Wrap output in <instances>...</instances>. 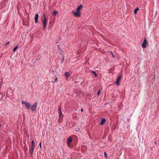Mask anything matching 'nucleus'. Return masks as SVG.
<instances>
[{
    "label": "nucleus",
    "mask_w": 159,
    "mask_h": 159,
    "mask_svg": "<svg viewBox=\"0 0 159 159\" xmlns=\"http://www.w3.org/2000/svg\"><path fill=\"white\" fill-rule=\"evenodd\" d=\"M65 76L67 77H69V76L70 75V74L69 73L67 72H66V73H65Z\"/></svg>",
    "instance_id": "15"
},
{
    "label": "nucleus",
    "mask_w": 159,
    "mask_h": 159,
    "mask_svg": "<svg viewBox=\"0 0 159 159\" xmlns=\"http://www.w3.org/2000/svg\"><path fill=\"white\" fill-rule=\"evenodd\" d=\"M73 14L75 16L79 17L80 16L81 13L80 11H73Z\"/></svg>",
    "instance_id": "6"
},
{
    "label": "nucleus",
    "mask_w": 159,
    "mask_h": 159,
    "mask_svg": "<svg viewBox=\"0 0 159 159\" xmlns=\"http://www.w3.org/2000/svg\"><path fill=\"white\" fill-rule=\"evenodd\" d=\"M37 102H36L35 103L32 105L30 108L31 110L33 111H35L37 108Z\"/></svg>",
    "instance_id": "5"
},
{
    "label": "nucleus",
    "mask_w": 159,
    "mask_h": 159,
    "mask_svg": "<svg viewBox=\"0 0 159 159\" xmlns=\"http://www.w3.org/2000/svg\"><path fill=\"white\" fill-rule=\"evenodd\" d=\"M18 46H16V47L15 48H13V51L14 52H15L16 50L17 49V48H18Z\"/></svg>",
    "instance_id": "17"
},
{
    "label": "nucleus",
    "mask_w": 159,
    "mask_h": 159,
    "mask_svg": "<svg viewBox=\"0 0 159 159\" xmlns=\"http://www.w3.org/2000/svg\"><path fill=\"white\" fill-rule=\"evenodd\" d=\"M63 117V116H59V118L58 119V121L59 123H61V122H62V121Z\"/></svg>",
    "instance_id": "12"
},
{
    "label": "nucleus",
    "mask_w": 159,
    "mask_h": 159,
    "mask_svg": "<svg viewBox=\"0 0 159 159\" xmlns=\"http://www.w3.org/2000/svg\"><path fill=\"white\" fill-rule=\"evenodd\" d=\"M59 116H63V115L62 114V113L61 111H60L59 112Z\"/></svg>",
    "instance_id": "18"
},
{
    "label": "nucleus",
    "mask_w": 159,
    "mask_h": 159,
    "mask_svg": "<svg viewBox=\"0 0 159 159\" xmlns=\"http://www.w3.org/2000/svg\"><path fill=\"white\" fill-rule=\"evenodd\" d=\"M121 75H119L117 77L116 83V84L117 85H120V81L121 79Z\"/></svg>",
    "instance_id": "7"
},
{
    "label": "nucleus",
    "mask_w": 159,
    "mask_h": 159,
    "mask_svg": "<svg viewBox=\"0 0 159 159\" xmlns=\"http://www.w3.org/2000/svg\"><path fill=\"white\" fill-rule=\"evenodd\" d=\"M139 10V9L138 7H137L135 9L134 11V13L135 14H136L137 13V11Z\"/></svg>",
    "instance_id": "13"
},
{
    "label": "nucleus",
    "mask_w": 159,
    "mask_h": 159,
    "mask_svg": "<svg viewBox=\"0 0 159 159\" xmlns=\"http://www.w3.org/2000/svg\"><path fill=\"white\" fill-rule=\"evenodd\" d=\"M111 53L112 55V57H115V56H114V55L113 54V53L112 52H111Z\"/></svg>",
    "instance_id": "21"
},
{
    "label": "nucleus",
    "mask_w": 159,
    "mask_h": 159,
    "mask_svg": "<svg viewBox=\"0 0 159 159\" xmlns=\"http://www.w3.org/2000/svg\"><path fill=\"white\" fill-rule=\"evenodd\" d=\"M39 146H40V148H41V147H42V145H41V143L40 142V144H39Z\"/></svg>",
    "instance_id": "22"
},
{
    "label": "nucleus",
    "mask_w": 159,
    "mask_h": 159,
    "mask_svg": "<svg viewBox=\"0 0 159 159\" xmlns=\"http://www.w3.org/2000/svg\"><path fill=\"white\" fill-rule=\"evenodd\" d=\"M57 11H53L52 14L53 15L55 16L57 15Z\"/></svg>",
    "instance_id": "14"
},
{
    "label": "nucleus",
    "mask_w": 159,
    "mask_h": 159,
    "mask_svg": "<svg viewBox=\"0 0 159 159\" xmlns=\"http://www.w3.org/2000/svg\"><path fill=\"white\" fill-rule=\"evenodd\" d=\"M31 146L29 148V151L30 155L32 156L33 154V152L35 147V144L34 143V141L32 140L31 142Z\"/></svg>",
    "instance_id": "1"
},
{
    "label": "nucleus",
    "mask_w": 159,
    "mask_h": 159,
    "mask_svg": "<svg viewBox=\"0 0 159 159\" xmlns=\"http://www.w3.org/2000/svg\"><path fill=\"white\" fill-rule=\"evenodd\" d=\"M155 143H156V142H155Z\"/></svg>",
    "instance_id": "28"
},
{
    "label": "nucleus",
    "mask_w": 159,
    "mask_h": 159,
    "mask_svg": "<svg viewBox=\"0 0 159 159\" xmlns=\"http://www.w3.org/2000/svg\"><path fill=\"white\" fill-rule=\"evenodd\" d=\"M100 94V90H99L98 91V93H97V94H98V95H99V94Z\"/></svg>",
    "instance_id": "20"
},
{
    "label": "nucleus",
    "mask_w": 159,
    "mask_h": 159,
    "mask_svg": "<svg viewBox=\"0 0 159 159\" xmlns=\"http://www.w3.org/2000/svg\"><path fill=\"white\" fill-rule=\"evenodd\" d=\"M44 19L42 22V23L43 25V29L44 30H45V28L47 27L48 20L46 18V16L45 14L43 15Z\"/></svg>",
    "instance_id": "2"
},
{
    "label": "nucleus",
    "mask_w": 159,
    "mask_h": 159,
    "mask_svg": "<svg viewBox=\"0 0 159 159\" xmlns=\"http://www.w3.org/2000/svg\"><path fill=\"white\" fill-rule=\"evenodd\" d=\"M72 138L71 136H70L67 139L66 141V144L68 147H70V143L72 142Z\"/></svg>",
    "instance_id": "3"
},
{
    "label": "nucleus",
    "mask_w": 159,
    "mask_h": 159,
    "mask_svg": "<svg viewBox=\"0 0 159 159\" xmlns=\"http://www.w3.org/2000/svg\"><path fill=\"white\" fill-rule=\"evenodd\" d=\"M92 73L94 74L95 77H96L97 76V74L95 71H92Z\"/></svg>",
    "instance_id": "16"
},
{
    "label": "nucleus",
    "mask_w": 159,
    "mask_h": 159,
    "mask_svg": "<svg viewBox=\"0 0 159 159\" xmlns=\"http://www.w3.org/2000/svg\"><path fill=\"white\" fill-rule=\"evenodd\" d=\"M9 44V42H8V43H6L5 45H8Z\"/></svg>",
    "instance_id": "26"
},
{
    "label": "nucleus",
    "mask_w": 159,
    "mask_h": 159,
    "mask_svg": "<svg viewBox=\"0 0 159 159\" xmlns=\"http://www.w3.org/2000/svg\"><path fill=\"white\" fill-rule=\"evenodd\" d=\"M83 111V109L82 108L81 110V112H82V111Z\"/></svg>",
    "instance_id": "27"
},
{
    "label": "nucleus",
    "mask_w": 159,
    "mask_h": 159,
    "mask_svg": "<svg viewBox=\"0 0 159 159\" xmlns=\"http://www.w3.org/2000/svg\"><path fill=\"white\" fill-rule=\"evenodd\" d=\"M58 80L57 78H56L55 80V82H56Z\"/></svg>",
    "instance_id": "23"
},
{
    "label": "nucleus",
    "mask_w": 159,
    "mask_h": 159,
    "mask_svg": "<svg viewBox=\"0 0 159 159\" xmlns=\"http://www.w3.org/2000/svg\"><path fill=\"white\" fill-rule=\"evenodd\" d=\"M22 104H24L25 106L28 108L29 109L31 106V104L29 102H27L26 101H22Z\"/></svg>",
    "instance_id": "4"
},
{
    "label": "nucleus",
    "mask_w": 159,
    "mask_h": 159,
    "mask_svg": "<svg viewBox=\"0 0 159 159\" xmlns=\"http://www.w3.org/2000/svg\"><path fill=\"white\" fill-rule=\"evenodd\" d=\"M83 8V5H80L79 7L77 8L76 11H80V10L81 9Z\"/></svg>",
    "instance_id": "11"
},
{
    "label": "nucleus",
    "mask_w": 159,
    "mask_h": 159,
    "mask_svg": "<svg viewBox=\"0 0 159 159\" xmlns=\"http://www.w3.org/2000/svg\"><path fill=\"white\" fill-rule=\"evenodd\" d=\"M105 121L106 120L105 119H102V120H101V122H100V125H103L105 122Z\"/></svg>",
    "instance_id": "10"
},
{
    "label": "nucleus",
    "mask_w": 159,
    "mask_h": 159,
    "mask_svg": "<svg viewBox=\"0 0 159 159\" xmlns=\"http://www.w3.org/2000/svg\"><path fill=\"white\" fill-rule=\"evenodd\" d=\"M39 15L38 14H36L35 15L34 20L35 23H36L38 22V19L39 18Z\"/></svg>",
    "instance_id": "9"
},
{
    "label": "nucleus",
    "mask_w": 159,
    "mask_h": 159,
    "mask_svg": "<svg viewBox=\"0 0 159 159\" xmlns=\"http://www.w3.org/2000/svg\"><path fill=\"white\" fill-rule=\"evenodd\" d=\"M58 110L59 111V112L61 111V108L60 107H59L58 109Z\"/></svg>",
    "instance_id": "19"
},
{
    "label": "nucleus",
    "mask_w": 159,
    "mask_h": 159,
    "mask_svg": "<svg viewBox=\"0 0 159 159\" xmlns=\"http://www.w3.org/2000/svg\"><path fill=\"white\" fill-rule=\"evenodd\" d=\"M147 43L146 39H144L143 42L142 44V46L143 48H145L147 46Z\"/></svg>",
    "instance_id": "8"
},
{
    "label": "nucleus",
    "mask_w": 159,
    "mask_h": 159,
    "mask_svg": "<svg viewBox=\"0 0 159 159\" xmlns=\"http://www.w3.org/2000/svg\"><path fill=\"white\" fill-rule=\"evenodd\" d=\"M64 57L63 56V58H62V61L63 62L64 61Z\"/></svg>",
    "instance_id": "25"
},
{
    "label": "nucleus",
    "mask_w": 159,
    "mask_h": 159,
    "mask_svg": "<svg viewBox=\"0 0 159 159\" xmlns=\"http://www.w3.org/2000/svg\"><path fill=\"white\" fill-rule=\"evenodd\" d=\"M104 155H105V156L106 157H107V153H106V152H104Z\"/></svg>",
    "instance_id": "24"
}]
</instances>
